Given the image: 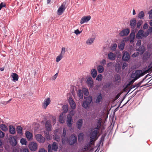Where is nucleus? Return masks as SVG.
Here are the masks:
<instances>
[{"mask_svg":"<svg viewBox=\"0 0 152 152\" xmlns=\"http://www.w3.org/2000/svg\"><path fill=\"white\" fill-rule=\"evenodd\" d=\"M99 131L97 130V128L93 129L90 134V141L91 142H94L98 138V134Z\"/></svg>","mask_w":152,"mask_h":152,"instance_id":"nucleus-1","label":"nucleus"},{"mask_svg":"<svg viewBox=\"0 0 152 152\" xmlns=\"http://www.w3.org/2000/svg\"><path fill=\"white\" fill-rule=\"evenodd\" d=\"M146 73L145 72H142L140 70H137L135 72H132L131 77L132 78L137 80L140 77L144 75Z\"/></svg>","mask_w":152,"mask_h":152,"instance_id":"nucleus-2","label":"nucleus"},{"mask_svg":"<svg viewBox=\"0 0 152 152\" xmlns=\"http://www.w3.org/2000/svg\"><path fill=\"white\" fill-rule=\"evenodd\" d=\"M92 101V97L91 96H89L86 97V100L83 102L82 104L83 107L87 109L89 107V106Z\"/></svg>","mask_w":152,"mask_h":152,"instance_id":"nucleus-3","label":"nucleus"},{"mask_svg":"<svg viewBox=\"0 0 152 152\" xmlns=\"http://www.w3.org/2000/svg\"><path fill=\"white\" fill-rule=\"evenodd\" d=\"M77 142V138L75 134H73L71 135L69 140L68 139V141L66 143L69 142L70 145H73Z\"/></svg>","mask_w":152,"mask_h":152,"instance_id":"nucleus-4","label":"nucleus"},{"mask_svg":"<svg viewBox=\"0 0 152 152\" xmlns=\"http://www.w3.org/2000/svg\"><path fill=\"white\" fill-rule=\"evenodd\" d=\"M63 133L61 136L62 142L63 144H65L68 141V138L66 136V130L65 128H63Z\"/></svg>","mask_w":152,"mask_h":152,"instance_id":"nucleus-5","label":"nucleus"},{"mask_svg":"<svg viewBox=\"0 0 152 152\" xmlns=\"http://www.w3.org/2000/svg\"><path fill=\"white\" fill-rule=\"evenodd\" d=\"M50 102L51 100L50 98H48L47 99H45L42 103V108L45 109H46Z\"/></svg>","mask_w":152,"mask_h":152,"instance_id":"nucleus-6","label":"nucleus"},{"mask_svg":"<svg viewBox=\"0 0 152 152\" xmlns=\"http://www.w3.org/2000/svg\"><path fill=\"white\" fill-rule=\"evenodd\" d=\"M35 137L37 140L40 143H43L45 140V137L41 134H36Z\"/></svg>","mask_w":152,"mask_h":152,"instance_id":"nucleus-7","label":"nucleus"},{"mask_svg":"<svg viewBox=\"0 0 152 152\" xmlns=\"http://www.w3.org/2000/svg\"><path fill=\"white\" fill-rule=\"evenodd\" d=\"M72 116L70 114L68 115L67 116L66 118V123L68 126L70 127L72 125Z\"/></svg>","mask_w":152,"mask_h":152,"instance_id":"nucleus-8","label":"nucleus"},{"mask_svg":"<svg viewBox=\"0 0 152 152\" xmlns=\"http://www.w3.org/2000/svg\"><path fill=\"white\" fill-rule=\"evenodd\" d=\"M29 149L32 151H35L37 148V143L34 142H31L29 145Z\"/></svg>","mask_w":152,"mask_h":152,"instance_id":"nucleus-9","label":"nucleus"},{"mask_svg":"<svg viewBox=\"0 0 152 152\" xmlns=\"http://www.w3.org/2000/svg\"><path fill=\"white\" fill-rule=\"evenodd\" d=\"M86 83L88 84V87L91 88H92L93 87L94 82L93 79L91 77H89L87 79Z\"/></svg>","mask_w":152,"mask_h":152,"instance_id":"nucleus-10","label":"nucleus"},{"mask_svg":"<svg viewBox=\"0 0 152 152\" xmlns=\"http://www.w3.org/2000/svg\"><path fill=\"white\" fill-rule=\"evenodd\" d=\"M65 5L62 4L57 10L58 14V15L62 14L66 9Z\"/></svg>","mask_w":152,"mask_h":152,"instance_id":"nucleus-11","label":"nucleus"},{"mask_svg":"<svg viewBox=\"0 0 152 152\" xmlns=\"http://www.w3.org/2000/svg\"><path fill=\"white\" fill-rule=\"evenodd\" d=\"M91 17L90 15L84 16L81 18L80 23L82 24L85 22H88L91 19Z\"/></svg>","mask_w":152,"mask_h":152,"instance_id":"nucleus-12","label":"nucleus"},{"mask_svg":"<svg viewBox=\"0 0 152 152\" xmlns=\"http://www.w3.org/2000/svg\"><path fill=\"white\" fill-rule=\"evenodd\" d=\"M130 57L129 54L127 51H125L123 54L122 57V59L124 61H126L129 59Z\"/></svg>","mask_w":152,"mask_h":152,"instance_id":"nucleus-13","label":"nucleus"},{"mask_svg":"<svg viewBox=\"0 0 152 152\" xmlns=\"http://www.w3.org/2000/svg\"><path fill=\"white\" fill-rule=\"evenodd\" d=\"M10 143L13 146H15L17 144V141L15 137L11 136L10 138Z\"/></svg>","mask_w":152,"mask_h":152,"instance_id":"nucleus-14","label":"nucleus"},{"mask_svg":"<svg viewBox=\"0 0 152 152\" xmlns=\"http://www.w3.org/2000/svg\"><path fill=\"white\" fill-rule=\"evenodd\" d=\"M68 101L72 108L73 109H75L76 107L75 103L70 97L69 98Z\"/></svg>","mask_w":152,"mask_h":152,"instance_id":"nucleus-15","label":"nucleus"},{"mask_svg":"<svg viewBox=\"0 0 152 152\" xmlns=\"http://www.w3.org/2000/svg\"><path fill=\"white\" fill-rule=\"evenodd\" d=\"M129 32V30L127 29H125L121 31L119 34L121 36H124L127 35Z\"/></svg>","mask_w":152,"mask_h":152,"instance_id":"nucleus-16","label":"nucleus"},{"mask_svg":"<svg viewBox=\"0 0 152 152\" xmlns=\"http://www.w3.org/2000/svg\"><path fill=\"white\" fill-rule=\"evenodd\" d=\"M83 124V120L82 119L78 120L76 124V126L77 128L79 130L81 129Z\"/></svg>","mask_w":152,"mask_h":152,"instance_id":"nucleus-17","label":"nucleus"},{"mask_svg":"<svg viewBox=\"0 0 152 152\" xmlns=\"http://www.w3.org/2000/svg\"><path fill=\"white\" fill-rule=\"evenodd\" d=\"M108 58L111 60H114L116 58V55L115 54L110 52L108 54Z\"/></svg>","mask_w":152,"mask_h":152,"instance_id":"nucleus-18","label":"nucleus"},{"mask_svg":"<svg viewBox=\"0 0 152 152\" xmlns=\"http://www.w3.org/2000/svg\"><path fill=\"white\" fill-rule=\"evenodd\" d=\"M144 31H143L141 30H140L136 35L137 38L139 39L144 37Z\"/></svg>","mask_w":152,"mask_h":152,"instance_id":"nucleus-19","label":"nucleus"},{"mask_svg":"<svg viewBox=\"0 0 152 152\" xmlns=\"http://www.w3.org/2000/svg\"><path fill=\"white\" fill-rule=\"evenodd\" d=\"M130 25L132 28H134L137 24L135 18H133L130 21Z\"/></svg>","mask_w":152,"mask_h":152,"instance_id":"nucleus-20","label":"nucleus"},{"mask_svg":"<svg viewBox=\"0 0 152 152\" xmlns=\"http://www.w3.org/2000/svg\"><path fill=\"white\" fill-rule=\"evenodd\" d=\"M25 134L26 137L29 140H31L32 139V134L29 131H26V132Z\"/></svg>","mask_w":152,"mask_h":152,"instance_id":"nucleus-21","label":"nucleus"},{"mask_svg":"<svg viewBox=\"0 0 152 152\" xmlns=\"http://www.w3.org/2000/svg\"><path fill=\"white\" fill-rule=\"evenodd\" d=\"M50 123L51 122L50 121H46L45 124L46 129L48 131H50L51 130V125Z\"/></svg>","mask_w":152,"mask_h":152,"instance_id":"nucleus-22","label":"nucleus"},{"mask_svg":"<svg viewBox=\"0 0 152 152\" xmlns=\"http://www.w3.org/2000/svg\"><path fill=\"white\" fill-rule=\"evenodd\" d=\"M9 131L11 134H14L16 132L15 127L12 125H10L9 126Z\"/></svg>","mask_w":152,"mask_h":152,"instance_id":"nucleus-23","label":"nucleus"},{"mask_svg":"<svg viewBox=\"0 0 152 152\" xmlns=\"http://www.w3.org/2000/svg\"><path fill=\"white\" fill-rule=\"evenodd\" d=\"M102 96L101 94H99V95H98L96 97V100L95 102L96 103H99L102 100Z\"/></svg>","mask_w":152,"mask_h":152,"instance_id":"nucleus-24","label":"nucleus"},{"mask_svg":"<svg viewBox=\"0 0 152 152\" xmlns=\"http://www.w3.org/2000/svg\"><path fill=\"white\" fill-rule=\"evenodd\" d=\"M147 77V75H146L145 77L141 81H140V82H139L138 83H137V84H134L133 86V88H134L135 87H137V88H138V87H139V86H140L141 85V84L143 82V81H144V80Z\"/></svg>","mask_w":152,"mask_h":152,"instance_id":"nucleus-25","label":"nucleus"},{"mask_svg":"<svg viewBox=\"0 0 152 152\" xmlns=\"http://www.w3.org/2000/svg\"><path fill=\"white\" fill-rule=\"evenodd\" d=\"M91 73L92 77L94 78L97 75V72L95 69H93L91 70Z\"/></svg>","mask_w":152,"mask_h":152,"instance_id":"nucleus-26","label":"nucleus"},{"mask_svg":"<svg viewBox=\"0 0 152 152\" xmlns=\"http://www.w3.org/2000/svg\"><path fill=\"white\" fill-rule=\"evenodd\" d=\"M58 148V145L56 142H53L52 145H51V148H52V150L54 151H56Z\"/></svg>","mask_w":152,"mask_h":152,"instance_id":"nucleus-27","label":"nucleus"},{"mask_svg":"<svg viewBox=\"0 0 152 152\" xmlns=\"http://www.w3.org/2000/svg\"><path fill=\"white\" fill-rule=\"evenodd\" d=\"M11 76L13 78V80H18V75L15 73H12Z\"/></svg>","mask_w":152,"mask_h":152,"instance_id":"nucleus-28","label":"nucleus"},{"mask_svg":"<svg viewBox=\"0 0 152 152\" xmlns=\"http://www.w3.org/2000/svg\"><path fill=\"white\" fill-rule=\"evenodd\" d=\"M140 54H143L145 51V48L143 46H140L137 50Z\"/></svg>","mask_w":152,"mask_h":152,"instance_id":"nucleus-29","label":"nucleus"},{"mask_svg":"<svg viewBox=\"0 0 152 152\" xmlns=\"http://www.w3.org/2000/svg\"><path fill=\"white\" fill-rule=\"evenodd\" d=\"M115 81L116 82L118 83L121 80V77L119 75L117 74L114 76Z\"/></svg>","mask_w":152,"mask_h":152,"instance_id":"nucleus-30","label":"nucleus"},{"mask_svg":"<svg viewBox=\"0 0 152 152\" xmlns=\"http://www.w3.org/2000/svg\"><path fill=\"white\" fill-rule=\"evenodd\" d=\"M23 128L20 126H18L16 128V131L18 134H22Z\"/></svg>","mask_w":152,"mask_h":152,"instance_id":"nucleus-31","label":"nucleus"},{"mask_svg":"<svg viewBox=\"0 0 152 152\" xmlns=\"http://www.w3.org/2000/svg\"><path fill=\"white\" fill-rule=\"evenodd\" d=\"M77 96L80 99H82L83 97V92L81 90H79L77 92Z\"/></svg>","mask_w":152,"mask_h":152,"instance_id":"nucleus-32","label":"nucleus"},{"mask_svg":"<svg viewBox=\"0 0 152 152\" xmlns=\"http://www.w3.org/2000/svg\"><path fill=\"white\" fill-rule=\"evenodd\" d=\"M102 123V121H101V120L99 119V120H98V122H97L96 124V126L97 127L95 128H97V130H98L99 131V130L101 128V126Z\"/></svg>","mask_w":152,"mask_h":152,"instance_id":"nucleus-33","label":"nucleus"},{"mask_svg":"<svg viewBox=\"0 0 152 152\" xmlns=\"http://www.w3.org/2000/svg\"><path fill=\"white\" fill-rule=\"evenodd\" d=\"M125 44L124 41L121 42V43L118 45V48L121 50H123Z\"/></svg>","mask_w":152,"mask_h":152,"instance_id":"nucleus-34","label":"nucleus"},{"mask_svg":"<svg viewBox=\"0 0 152 152\" xmlns=\"http://www.w3.org/2000/svg\"><path fill=\"white\" fill-rule=\"evenodd\" d=\"M84 134L83 133H80L78 136V139L79 141H81L83 139Z\"/></svg>","mask_w":152,"mask_h":152,"instance_id":"nucleus-35","label":"nucleus"},{"mask_svg":"<svg viewBox=\"0 0 152 152\" xmlns=\"http://www.w3.org/2000/svg\"><path fill=\"white\" fill-rule=\"evenodd\" d=\"M97 70L98 72L100 73H102L104 70V68L102 65H99L97 67Z\"/></svg>","mask_w":152,"mask_h":152,"instance_id":"nucleus-36","label":"nucleus"},{"mask_svg":"<svg viewBox=\"0 0 152 152\" xmlns=\"http://www.w3.org/2000/svg\"><path fill=\"white\" fill-rule=\"evenodd\" d=\"M117 45L116 43H114L112 44L111 47L110 49L111 51H115L117 48Z\"/></svg>","mask_w":152,"mask_h":152,"instance_id":"nucleus-37","label":"nucleus"},{"mask_svg":"<svg viewBox=\"0 0 152 152\" xmlns=\"http://www.w3.org/2000/svg\"><path fill=\"white\" fill-rule=\"evenodd\" d=\"M82 92L84 93L85 96H88L89 94L88 90L87 89L85 88H83L82 89Z\"/></svg>","mask_w":152,"mask_h":152,"instance_id":"nucleus-38","label":"nucleus"},{"mask_svg":"<svg viewBox=\"0 0 152 152\" xmlns=\"http://www.w3.org/2000/svg\"><path fill=\"white\" fill-rule=\"evenodd\" d=\"M94 41V39L93 38H90L87 40L86 43L88 45H91L93 42Z\"/></svg>","mask_w":152,"mask_h":152,"instance_id":"nucleus-39","label":"nucleus"},{"mask_svg":"<svg viewBox=\"0 0 152 152\" xmlns=\"http://www.w3.org/2000/svg\"><path fill=\"white\" fill-rule=\"evenodd\" d=\"M144 13L143 11H141L138 14V17L141 19L144 16Z\"/></svg>","mask_w":152,"mask_h":152,"instance_id":"nucleus-40","label":"nucleus"},{"mask_svg":"<svg viewBox=\"0 0 152 152\" xmlns=\"http://www.w3.org/2000/svg\"><path fill=\"white\" fill-rule=\"evenodd\" d=\"M1 128L2 130L4 131H7L8 129L7 126L4 124H2Z\"/></svg>","mask_w":152,"mask_h":152,"instance_id":"nucleus-41","label":"nucleus"},{"mask_svg":"<svg viewBox=\"0 0 152 152\" xmlns=\"http://www.w3.org/2000/svg\"><path fill=\"white\" fill-rule=\"evenodd\" d=\"M63 112L64 113H66L68 110V106L67 105H64L63 107Z\"/></svg>","mask_w":152,"mask_h":152,"instance_id":"nucleus-42","label":"nucleus"},{"mask_svg":"<svg viewBox=\"0 0 152 152\" xmlns=\"http://www.w3.org/2000/svg\"><path fill=\"white\" fill-rule=\"evenodd\" d=\"M102 78V76L101 74H99L96 78V80L98 81H100Z\"/></svg>","mask_w":152,"mask_h":152,"instance_id":"nucleus-43","label":"nucleus"},{"mask_svg":"<svg viewBox=\"0 0 152 152\" xmlns=\"http://www.w3.org/2000/svg\"><path fill=\"white\" fill-rule=\"evenodd\" d=\"M63 56L60 54L59 55L57 56L56 59V61L58 62L62 58Z\"/></svg>","mask_w":152,"mask_h":152,"instance_id":"nucleus-44","label":"nucleus"},{"mask_svg":"<svg viewBox=\"0 0 152 152\" xmlns=\"http://www.w3.org/2000/svg\"><path fill=\"white\" fill-rule=\"evenodd\" d=\"M54 139L57 142L59 141L60 140V136L56 134L54 136Z\"/></svg>","mask_w":152,"mask_h":152,"instance_id":"nucleus-45","label":"nucleus"},{"mask_svg":"<svg viewBox=\"0 0 152 152\" xmlns=\"http://www.w3.org/2000/svg\"><path fill=\"white\" fill-rule=\"evenodd\" d=\"M20 142L22 145H26L27 143V141L26 140L23 138L20 139Z\"/></svg>","mask_w":152,"mask_h":152,"instance_id":"nucleus-46","label":"nucleus"},{"mask_svg":"<svg viewBox=\"0 0 152 152\" xmlns=\"http://www.w3.org/2000/svg\"><path fill=\"white\" fill-rule=\"evenodd\" d=\"M142 23V20H140L137 23V26L138 28H140V26Z\"/></svg>","mask_w":152,"mask_h":152,"instance_id":"nucleus-47","label":"nucleus"},{"mask_svg":"<svg viewBox=\"0 0 152 152\" xmlns=\"http://www.w3.org/2000/svg\"><path fill=\"white\" fill-rule=\"evenodd\" d=\"M59 122L61 123H63L64 122V120L63 118L61 116V115L59 117Z\"/></svg>","mask_w":152,"mask_h":152,"instance_id":"nucleus-48","label":"nucleus"},{"mask_svg":"<svg viewBox=\"0 0 152 152\" xmlns=\"http://www.w3.org/2000/svg\"><path fill=\"white\" fill-rule=\"evenodd\" d=\"M65 48L64 47H63L61 49V51L60 53V54L64 56V54L65 53Z\"/></svg>","mask_w":152,"mask_h":152,"instance_id":"nucleus-49","label":"nucleus"},{"mask_svg":"<svg viewBox=\"0 0 152 152\" xmlns=\"http://www.w3.org/2000/svg\"><path fill=\"white\" fill-rule=\"evenodd\" d=\"M139 53L138 52H137L136 53H134V54H133L132 56L133 57H136L137 56H138L139 55Z\"/></svg>","mask_w":152,"mask_h":152,"instance_id":"nucleus-50","label":"nucleus"},{"mask_svg":"<svg viewBox=\"0 0 152 152\" xmlns=\"http://www.w3.org/2000/svg\"><path fill=\"white\" fill-rule=\"evenodd\" d=\"M6 6V4L4 2H1L0 4V10H1V9L3 7H5Z\"/></svg>","mask_w":152,"mask_h":152,"instance_id":"nucleus-51","label":"nucleus"},{"mask_svg":"<svg viewBox=\"0 0 152 152\" xmlns=\"http://www.w3.org/2000/svg\"><path fill=\"white\" fill-rule=\"evenodd\" d=\"M5 134L0 130V138H2L4 136Z\"/></svg>","mask_w":152,"mask_h":152,"instance_id":"nucleus-52","label":"nucleus"},{"mask_svg":"<svg viewBox=\"0 0 152 152\" xmlns=\"http://www.w3.org/2000/svg\"><path fill=\"white\" fill-rule=\"evenodd\" d=\"M100 64L104 65L106 63V61L104 59H103L102 61H100Z\"/></svg>","mask_w":152,"mask_h":152,"instance_id":"nucleus-53","label":"nucleus"},{"mask_svg":"<svg viewBox=\"0 0 152 152\" xmlns=\"http://www.w3.org/2000/svg\"><path fill=\"white\" fill-rule=\"evenodd\" d=\"M147 31L149 34L152 33V27H150Z\"/></svg>","mask_w":152,"mask_h":152,"instance_id":"nucleus-54","label":"nucleus"},{"mask_svg":"<svg viewBox=\"0 0 152 152\" xmlns=\"http://www.w3.org/2000/svg\"><path fill=\"white\" fill-rule=\"evenodd\" d=\"M149 18H152V9L149 12Z\"/></svg>","mask_w":152,"mask_h":152,"instance_id":"nucleus-55","label":"nucleus"},{"mask_svg":"<svg viewBox=\"0 0 152 152\" xmlns=\"http://www.w3.org/2000/svg\"><path fill=\"white\" fill-rule=\"evenodd\" d=\"M82 31H80L78 29H77L75 31L74 33L75 34L77 35L78 34H80Z\"/></svg>","mask_w":152,"mask_h":152,"instance_id":"nucleus-56","label":"nucleus"},{"mask_svg":"<svg viewBox=\"0 0 152 152\" xmlns=\"http://www.w3.org/2000/svg\"><path fill=\"white\" fill-rule=\"evenodd\" d=\"M48 152H52L51 151V145L49 144L48 146Z\"/></svg>","mask_w":152,"mask_h":152,"instance_id":"nucleus-57","label":"nucleus"},{"mask_svg":"<svg viewBox=\"0 0 152 152\" xmlns=\"http://www.w3.org/2000/svg\"><path fill=\"white\" fill-rule=\"evenodd\" d=\"M58 75V73H56V74H55L52 77V80H55L56 78L57 77V76Z\"/></svg>","mask_w":152,"mask_h":152,"instance_id":"nucleus-58","label":"nucleus"},{"mask_svg":"<svg viewBox=\"0 0 152 152\" xmlns=\"http://www.w3.org/2000/svg\"><path fill=\"white\" fill-rule=\"evenodd\" d=\"M149 34H150L147 31L144 34V37H146Z\"/></svg>","mask_w":152,"mask_h":152,"instance_id":"nucleus-59","label":"nucleus"},{"mask_svg":"<svg viewBox=\"0 0 152 152\" xmlns=\"http://www.w3.org/2000/svg\"><path fill=\"white\" fill-rule=\"evenodd\" d=\"M88 149V148L86 146L84 147L82 149V150L83 151H85Z\"/></svg>","mask_w":152,"mask_h":152,"instance_id":"nucleus-60","label":"nucleus"},{"mask_svg":"<svg viewBox=\"0 0 152 152\" xmlns=\"http://www.w3.org/2000/svg\"><path fill=\"white\" fill-rule=\"evenodd\" d=\"M148 25L147 23H145L143 25V28L144 29H146L148 28Z\"/></svg>","mask_w":152,"mask_h":152,"instance_id":"nucleus-61","label":"nucleus"},{"mask_svg":"<svg viewBox=\"0 0 152 152\" xmlns=\"http://www.w3.org/2000/svg\"><path fill=\"white\" fill-rule=\"evenodd\" d=\"M141 45V40H138L136 43V45L137 46H139Z\"/></svg>","mask_w":152,"mask_h":152,"instance_id":"nucleus-62","label":"nucleus"},{"mask_svg":"<svg viewBox=\"0 0 152 152\" xmlns=\"http://www.w3.org/2000/svg\"><path fill=\"white\" fill-rule=\"evenodd\" d=\"M130 37L131 39H133L134 37V34H133L132 33H131L130 35Z\"/></svg>","mask_w":152,"mask_h":152,"instance_id":"nucleus-63","label":"nucleus"},{"mask_svg":"<svg viewBox=\"0 0 152 152\" xmlns=\"http://www.w3.org/2000/svg\"><path fill=\"white\" fill-rule=\"evenodd\" d=\"M39 152H47V151L44 149L41 148L39 150Z\"/></svg>","mask_w":152,"mask_h":152,"instance_id":"nucleus-64","label":"nucleus"}]
</instances>
